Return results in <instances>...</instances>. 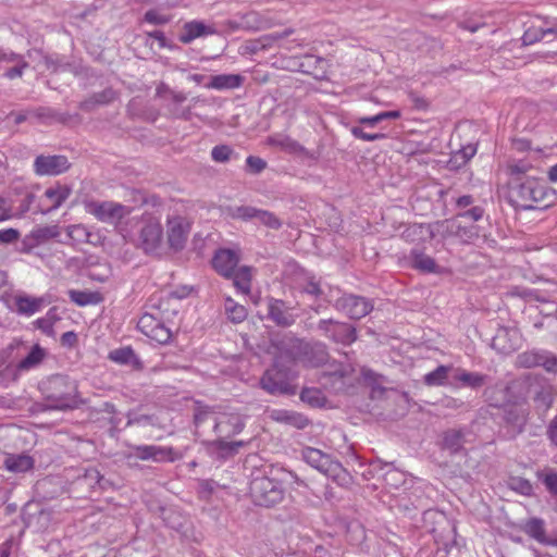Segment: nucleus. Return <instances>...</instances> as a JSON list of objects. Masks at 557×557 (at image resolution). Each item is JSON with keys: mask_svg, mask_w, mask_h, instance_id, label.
Masks as SVG:
<instances>
[{"mask_svg": "<svg viewBox=\"0 0 557 557\" xmlns=\"http://www.w3.org/2000/svg\"><path fill=\"white\" fill-rule=\"evenodd\" d=\"M508 201L522 210L546 209L557 199L556 191L536 180L525 176L524 181H508Z\"/></svg>", "mask_w": 557, "mask_h": 557, "instance_id": "1", "label": "nucleus"}, {"mask_svg": "<svg viewBox=\"0 0 557 557\" xmlns=\"http://www.w3.org/2000/svg\"><path fill=\"white\" fill-rule=\"evenodd\" d=\"M42 392L46 409L69 410L77 408L81 404L75 382L63 375L50 377L44 383Z\"/></svg>", "mask_w": 557, "mask_h": 557, "instance_id": "2", "label": "nucleus"}, {"mask_svg": "<svg viewBox=\"0 0 557 557\" xmlns=\"http://www.w3.org/2000/svg\"><path fill=\"white\" fill-rule=\"evenodd\" d=\"M290 370L274 359L273 366L260 379V386L271 395H294L296 388L290 384Z\"/></svg>", "mask_w": 557, "mask_h": 557, "instance_id": "3", "label": "nucleus"}, {"mask_svg": "<svg viewBox=\"0 0 557 557\" xmlns=\"http://www.w3.org/2000/svg\"><path fill=\"white\" fill-rule=\"evenodd\" d=\"M249 490L253 503L262 507H272L284 496L281 483L268 476L253 478Z\"/></svg>", "mask_w": 557, "mask_h": 557, "instance_id": "4", "label": "nucleus"}, {"mask_svg": "<svg viewBox=\"0 0 557 557\" xmlns=\"http://www.w3.org/2000/svg\"><path fill=\"white\" fill-rule=\"evenodd\" d=\"M305 341L292 335H284L281 338L272 339V347L275 349L274 359L285 364H296L300 362L304 354Z\"/></svg>", "mask_w": 557, "mask_h": 557, "instance_id": "5", "label": "nucleus"}, {"mask_svg": "<svg viewBox=\"0 0 557 557\" xmlns=\"http://www.w3.org/2000/svg\"><path fill=\"white\" fill-rule=\"evenodd\" d=\"M87 211L99 221L116 224L131 213V208L114 201H90L86 205Z\"/></svg>", "mask_w": 557, "mask_h": 557, "instance_id": "6", "label": "nucleus"}, {"mask_svg": "<svg viewBox=\"0 0 557 557\" xmlns=\"http://www.w3.org/2000/svg\"><path fill=\"white\" fill-rule=\"evenodd\" d=\"M226 214L232 219L244 221L258 219L264 226L273 230H278L282 226L281 220L274 213L251 206L227 207Z\"/></svg>", "mask_w": 557, "mask_h": 557, "instance_id": "7", "label": "nucleus"}, {"mask_svg": "<svg viewBox=\"0 0 557 557\" xmlns=\"http://www.w3.org/2000/svg\"><path fill=\"white\" fill-rule=\"evenodd\" d=\"M136 458L140 460H152L154 462L175 461L181 458L172 447H162L156 445L134 446L128 459Z\"/></svg>", "mask_w": 557, "mask_h": 557, "instance_id": "8", "label": "nucleus"}, {"mask_svg": "<svg viewBox=\"0 0 557 557\" xmlns=\"http://www.w3.org/2000/svg\"><path fill=\"white\" fill-rule=\"evenodd\" d=\"M336 308L345 312L350 319H361L370 313L373 305L364 297L345 295L336 301Z\"/></svg>", "mask_w": 557, "mask_h": 557, "instance_id": "9", "label": "nucleus"}, {"mask_svg": "<svg viewBox=\"0 0 557 557\" xmlns=\"http://www.w3.org/2000/svg\"><path fill=\"white\" fill-rule=\"evenodd\" d=\"M190 230L189 222L180 215L168 218V242L175 250L183 249Z\"/></svg>", "mask_w": 557, "mask_h": 557, "instance_id": "10", "label": "nucleus"}, {"mask_svg": "<svg viewBox=\"0 0 557 557\" xmlns=\"http://www.w3.org/2000/svg\"><path fill=\"white\" fill-rule=\"evenodd\" d=\"M35 172L38 175H59L70 168L65 156H38L34 162Z\"/></svg>", "mask_w": 557, "mask_h": 557, "instance_id": "11", "label": "nucleus"}, {"mask_svg": "<svg viewBox=\"0 0 557 557\" xmlns=\"http://www.w3.org/2000/svg\"><path fill=\"white\" fill-rule=\"evenodd\" d=\"M519 346L520 333L513 327H499L492 339V347L502 354H510Z\"/></svg>", "mask_w": 557, "mask_h": 557, "instance_id": "12", "label": "nucleus"}, {"mask_svg": "<svg viewBox=\"0 0 557 557\" xmlns=\"http://www.w3.org/2000/svg\"><path fill=\"white\" fill-rule=\"evenodd\" d=\"M239 262V255L233 249H219L212 259L213 269L222 276L231 278Z\"/></svg>", "mask_w": 557, "mask_h": 557, "instance_id": "13", "label": "nucleus"}, {"mask_svg": "<svg viewBox=\"0 0 557 557\" xmlns=\"http://www.w3.org/2000/svg\"><path fill=\"white\" fill-rule=\"evenodd\" d=\"M119 98L120 91L110 86L88 96L79 102L78 108L85 112H92L99 107L110 106Z\"/></svg>", "mask_w": 557, "mask_h": 557, "instance_id": "14", "label": "nucleus"}, {"mask_svg": "<svg viewBox=\"0 0 557 557\" xmlns=\"http://www.w3.org/2000/svg\"><path fill=\"white\" fill-rule=\"evenodd\" d=\"M268 318L281 327H288L296 321L290 308L281 299L270 298L268 301Z\"/></svg>", "mask_w": 557, "mask_h": 557, "instance_id": "15", "label": "nucleus"}, {"mask_svg": "<svg viewBox=\"0 0 557 557\" xmlns=\"http://www.w3.org/2000/svg\"><path fill=\"white\" fill-rule=\"evenodd\" d=\"M530 393L539 411L546 412L554 403V388L544 381L535 380L530 384Z\"/></svg>", "mask_w": 557, "mask_h": 557, "instance_id": "16", "label": "nucleus"}, {"mask_svg": "<svg viewBox=\"0 0 557 557\" xmlns=\"http://www.w3.org/2000/svg\"><path fill=\"white\" fill-rule=\"evenodd\" d=\"M329 360L326 346L322 343H305L304 354L300 358V364L307 368H318Z\"/></svg>", "mask_w": 557, "mask_h": 557, "instance_id": "17", "label": "nucleus"}, {"mask_svg": "<svg viewBox=\"0 0 557 557\" xmlns=\"http://www.w3.org/2000/svg\"><path fill=\"white\" fill-rule=\"evenodd\" d=\"M218 34L213 25H207L202 21H190L183 25L178 39L183 44H190L193 40Z\"/></svg>", "mask_w": 557, "mask_h": 557, "instance_id": "18", "label": "nucleus"}, {"mask_svg": "<svg viewBox=\"0 0 557 557\" xmlns=\"http://www.w3.org/2000/svg\"><path fill=\"white\" fill-rule=\"evenodd\" d=\"M162 234V226L158 221H148L140 231V243L144 250L153 252L161 244Z\"/></svg>", "mask_w": 557, "mask_h": 557, "instance_id": "19", "label": "nucleus"}, {"mask_svg": "<svg viewBox=\"0 0 557 557\" xmlns=\"http://www.w3.org/2000/svg\"><path fill=\"white\" fill-rule=\"evenodd\" d=\"M213 430L219 437H231L238 434L244 428L242 418L238 414H222L220 418H213Z\"/></svg>", "mask_w": 557, "mask_h": 557, "instance_id": "20", "label": "nucleus"}, {"mask_svg": "<svg viewBox=\"0 0 557 557\" xmlns=\"http://www.w3.org/2000/svg\"><path fill=\"white\" fill-rule=\"evenodd\" d=\"M486 382V375L478 372H469L461 368H457L453 371L451 381L449 385L454 387H471L478 389L482 387Z\"/></svg>", "mask_w": 557, "mask_h": 557, "instance_id": "21", "label": "nucleus"}, {"mask_svg": "<svg viewBox=\"0 0 557 557\" xmlns=\"http://www.w3.org/2000/svg\"><path fill=\"white\" fill-rule=\"evenodd\" d=\"M298 70L314 78H323L326 73V60L313 54H304L298 60Z\"/></svg>", "mask_w": 557, "mask_h": 557, "instance_id": "22", "label": "nucleus"}, {"mask_svg": "<svg viewBox=\"0 0 557 557\" xmlns=\"http://www.w3.org/2000/svg\"><path fill=\"white\" fill-rule=\"evenodd\" d=\"M529 409L524 406L510 405L504 410L505 422L513 429L515 433H521L528 422Z\"/></svg>", "mask_w": 557, "mask_h": 557, "instance_id": "23", "label": "nucleus"}, {"mask_svg": "<svg viewBox=\"0 0 557 557\" xmlns=\"http://www.w3.org/2000/svg\"><path fill=\"white\" fill-rule=\"evenodd\" d=\"M269 417L273 421L290 425L298 430H302L309 424V420L305 416L285 409H273L269 412Z\"/></svg>", "mask_w": 557, "mask_h": 557, "instance_id": "24", "label": "nucleus"}, {"mask_svg": "<svg viewBox=\"0 0 557 557\" xmlns=\"http://www.w3.org/2000/svg\"><path fill=\"white\" fill-rule=\"evenodd\" d=\"M483 214H484V209L482 207L475 206V207L470 208L467 211L459 213L455 220H450V221L446 220V221L442 222L441 225L446 226V232L448 234L456 235V236H462L461 232L463 234H467V231H466V228H463L459 224H457V220L459 218H463V219H469V220L475 222V221L481 220Z\"/></svg>", "mask_w": 557, "mask_h": 557, "instance_id": "25", "label": "nucleus"}, {"mask_svg": "<svg viewBox=\"0 0 557 557\" xmlns=\"http://www.w3.org/2000/svg\"><path fill=\"white\" fill-rule=\"evenodd\" d=\"M557 39L556 26H530L522 36L525 46L533 45L541 40L553 41Z\"/></svg>", "mask_w": 557, "mask_h": 557, "instance_id": "26", "label": "nucleus"}, {"mask_svg": "<svg viewBox=\"0 0 557 557\" xmlns=\"http://www.w3.org/2000/svg\"><path fill=\"white\" fill-rule=\"evenodd\" d=\"M465 433L462 430L449 429L442 433L440 447L450 455L458 454L463 448Z\"/></svg>", "mask_w": 557, "mask_h": 557, "instance_id": "27", "label": "nucleus"}, {"mask_svg": "<svg viewBox=\"0 0 557 557\" xmlns=\"http://www.w3.org/2000/svg\"><path fill=\"white\" fill-rule=\"evenodd\" d=\"M225 438L226 437H219L209 444L210 451L221 459L236 455L239 448L244 446L243 441L227 442Z\"/></svg>", "mask_w": 557, "mask_h": 557, "instance_id": "28", "label": "nucleus"}, {"mask_svg": "<svg viewBox=\"0 0 557 557\" xmlns=\"http://www.w3.org/2000/svg\"><path fill=\"white\" fill-rule=\"evenodd\" d=\"M109 359L120 364L129 366L134 370L143 369V362L129 346L111 350Z\"/></svg>", "mask_w": 557, "mask_h": 557, "instance_id": "29", "label": "nucleus"}, {"mask_svg": "<svg viewBox=\"0 0 557 557\" xmlns=\"http://www.w3.org/2000/svg\"><path fill=\"white\" fill-rule=\"evenodd\" d=\"M14 304L16 306L17 313L32 315L41 309L46 304V300L44 297H32L21 294L14 297Z\"/></svg>", "mask_w": 557, "mask_h": 557, "instance_id": "30", "label": "nucleus"}, {"mask_svg": "<svg viewBox=\"0 0 557 557\" xmlns=\"http://www.w3.org/2000/svg\"><path fill=\"white\" fill-rule=\"evenodd\" d=\"M522 530L532 539L544 545H554L555 542L546 536L544 520L531 518L525 521Z\"/></svg>", "mask_w": 557, "mask_h": 557, "instance_id": "31", "label": "nucleus"}, {"mask_svg": "<svg viewBox=\"0 0 557 557\" xmlns=\"http://www.w3.org/2000/svg\"><path fill=\"white\" fill-rule=\"evenodd\" d=\"M324 474L342 487H349L354 483L352 475L338 462L332 459Z\"/></svg>", "mask_w": 557, "mask_h": 557, "instance_id": "32", "label": "nucleus"}, {"mask_svg": "<svg viewBox=\"0 0 557 557\" xmlns=\"http://www.w3.org/2000/svg\"><path fill=\"white\" fill-rule=\"evenodd\" d=\"M302 458L308 465L315 468L322 473H324V471L332 461L330 455H326L320 449H315L312 447H307L302 450Z\"/></svg>", "mask_w": 557, "mask_h": 557, "instance_id": "33", "label": "nucleus"}, {"mask_svg": "<svg viewBox=\"0 0 557 557\" xmlns=\"http://www.w3.org/2000/svg\"><path fill=\"white\" fill-rule=\"evenodd\" d=\"M244 77L239 74H220L211 77L208 88L213 89H234L242 86Z\"/></svg>", "mask_w": 557, "mask_h": 557, "instance_id": "34", "label": "nucleus"}, {"mask_svg": "<svg viewBox=\"0 0 557 557\" xmlns=\"http://www.w3.org/2000/svg\"><path fill=\"white\" fill-rule=\"evenodd\" d=\"M455 368L449 366H438L435 370L424 375V383L428 386H441L449 384Z\"/></svg>", "mask_w": 557, "mask_h": 557, "instance_id": "35", "label": "nucleus"}, {"mask_svg": "<svg viewBox=\"0 0 557 557\" xmlns=\"http://www.w3.org/2000/svg\"><path fill=\"white\" fill-rule=\"evenodd\" d=\"M533 170V165L525 160H512L507 164L508 181H524L525 176H532L530 173Z\"/></svg>", "mask_w": 557, "mask_h": 557, "instance_id": "36", "label": "nucleus"}, {"mask_svg": "<svg viewBox=\"0 0 557 557\" xmlns=\"http://www.w3.org/2000/svg\"><path fill=\"white\" fill-rule=\"evenodd\" d=\"M4 466L12 472H25L34 467V459L25 454L10 455L4 460Z\"/></svg>", "mask_w": 557, "mask_h": 557, "instance_id": "37", "label": "nucleus"}, {"mask_svg": "<svg viewBox=\"0 0 557 557\" xmlns=\"http://www.w3.org/2000/svg\"><path fill=\"white\" fill-rule=\"evenodd\" d=\"M61 234V230L58 225H45L34 228L28 235V239L34 245H40L49 239L57 238Z\"/></svg>", "mask_w": 557, "mask_h": 557, "instance_id": "38", "label": "nucleus"}, {"mask_svg": "<svg viewBox=\"0 0 557 557\" xmlns=\"http://www.w3.org/2000/svg\"><path fill=\"white\" fill-rule=\"evenodd\" d=\"M234 286L243 294H249L251 289V268L247 265L239 267L234 270L233 275Z\"/></svg>", "mask_w": 557, "mask_h": 557, "instance_id": "39", "label": "nucleus"}, {"mask_svg": "<svg viewBox=\"0 0 557 557\" xmlns=\"http://www.w3.org/2000/svg\"><path fill=\"white\" fill-rule=\"evenodd\" d=\"M330 338L337 343L350 344L356 339V330L346 323L335 321Z\"/></svg>", "mask_w": 557, "mask_h": 557, "instance_id": "40", "label": "nucleus"}, {"mask_svg": "<svg viewBox=\"0 0 557 557\" xmlns=\"http://www.w3.org/2000/svg\"><path fill=\"white\" fill-rule=\"evenodd\" d=\"M72 190L69 186L50 187L46 189L45 196L50 199L53 205L45 211V213L51 212L58 209L71 195Z\"/></svg>", "mask_w": 557, "mask_h": 557, "instance_id": "41", "label": "nucleus"}, {"mask_svg": "<svg viewBox=\"0 0 557 557\" xmlns=\"http://www.w3.org/2000/svg\"><path fill=\"white\" fill-rule=\"evenodd\" d=\"M224 308L227 319L233 323H242L248 315L245 306L235 302L231 297L225 299Z\"/></svg>", "mask_w": 557, "mask_h": 557, "instance_id": "42", "label": "nucleus"}, {"mask_svg": "<svg viewBox=\"0 0 557 557\" xmlns=\"http://www.w3.org/2000/svg\"><path fill=\"white\" fill-rule=\"evenodd\" d=\"M403 237L407 240L425 239L426 237L433 238L434 234L430 225L412 224L404 231Z\"/></svg>", "mask_w": 557, "mask_h": 557, "instance_id": "43", "label": "nucleus"}, {"mask_svg": "<svg viewBox=\"0 0 557 557\" xmlns=\"http://www.w3.org/2000/svg\"><path fill=\"white\" fill-rule=\"evenodd\" d=\"M45 357V350L39 346L35 345L30 352L23 358L17 364L18 370H29L36 366H38Z\"/></svg>", "mask_w": 557, "mask_h": 557, "instance_id": "44", "label": "nucleus"}, {"mask_svg": "<svg viewBox=\"0 0 557 557\" xmlns=\"http://www.w3.org/2000/svg\"><path fill=\"white\" fill-rule=\"evenodd\" d=\"M542 350H529L517 356L516 366L519 368L530 369L540 367Z\"/></svg>", "mask_w": 557, "mask_h": 557, "instance_id": "45", "label": "nucleus"}, {"mask_svg": "<svg viewBox=\"0 0 557 557\" xmlns=\"http://www.w3.org/2000/svg\"><path fill=\"white\" fill-rule=\"evenodd\" d=\"M300 399L312 407H322L325 404L324 394L315 387H305L300 393Z\"/></svg>", "mask_w": 557, "mask_h": 557, "instance_id": "46", "label": "nucleus"}, {"mask_svg": "<svg viewBox=\"0 0 557 557\" xmlns=\"http://www.w3.org/2000/svg\"><path fill=\"white\" fill-rule=\"evenodd\" d=\"M413 267L423 272H435L436 263L433 258L418 250L411 251Z\"/></svg>", "mask_w": 557, "mask_h": 557, "instance_id": "47", "label": "nucleus"}, {"mask_svg": "<svg viewBox=\"0 0 557 557\" xmlns=\"http://www.w3.org/2000/svg\"><path fill=\"white\" fill-rule=\"evenodd\" d=\"M71 300L78 306H86L90 304H98L101 300L99 293L82 292L71 289L69 292Z\"/></svg>", "mask_w": 557, "mask_h": 557, "instance_id": "48", "label": "nucleus"}, {"mask_svg": "<svg viewBox=\"0 0 557 557\" xmlns=\"http://www.w3.org/2000/svg\"><path fill=\"white\" fill-rule=\"evenodd\" d=\"M508 387H492L487 388L484 392L486 399L488 400L491 406L502 407L504 406L507 398Z\"/></svg>", "mask_w": 557, "mask_h": 557, "instance_id": "49", "label": "nucleus"}, {"mask_svg": "<svg viewBox=\"0 0 557 557\" xmlns=\"http://www.w3.org/2000/svg\"><path fill=\"white\" fill-rule=\"evenodd\" d=\"M355 368L351 364L339 366L337 369L329 373V376L341 380L343 385H352Z\"/></svg>", "mask_w": 557, "mask_h": 557, "instance_id": "50", "label": "nucleus"}, {"mask_svg": "<svg viewBox=\"0 0 557 557\" xmlns=\"http://www.w3.org/2000/svg\"><path fill=\"white\" fill-rule=\"evenodd\" d=\"M159 322L160 320L156 318L153 314L144 313L138 320L137 327L143 334H145L148 337L149 335H151V333L153 332L154 327L158 325Z\"/></svg>", "mask_w": 557, "mask_h": 557, "instance_id": "51", "label": "nucleus"}, {"mask_svg": "<svg viewBox=\"0 0 557 557\" xmlns=\"http://www.w3.org/2000/svg\"><path fill=\"white\" fill-rule=\"evenodd\" d=\"M537 479L542 481L546 490L557 496V472L549 470L547 472H537Z\"/></svg>", "mask_w": 557, "mask_h": 557, "instance_id": "52", "label": "nucleus"}, {"mask_svg": "<svg viewBox=\"0 0 557 557\" xmlns=\"http://www.w3.org/2000/svg\"><path fill=\"white\" fill-rule=\"evenodd\" d=\"M361 376L367 385L372 386L373 393H375L376 391L381 393L383 392V387L379 385L382 375L375 373L371 369L361 368Z\"/></svg>", "mask_w": 557, "mask_h": 557, "instance_id": "53", "label": "nucleus"}, {"mask_svg": "<svg viewBox=\"0 0 557 557\" xmlns=\"http://www.w3.org/2000/svg\"><path fill=\"white\" fill-rule=\"evenodd\" d=\"M89 235L90 234L87 228L81 224L67 227V237L75 243L88 242Z\"/></svg>", "mask_w": 557, "mask_h": 557, "instance_id": "54", "label": "nucleus"}, {"mask_svg": "<svg viewBox=\"0 0 557 557\" xmlns=\"http://www.w3.org/2000/svg\"><path fill=\"white\" fill-rule=\"evenodd\" d=\"M158 344H166L172 337L171 331L160 321L151 335L148 336Z\"/></svg>", "mask_w": 557, "mask_h": 557, "instance_id": "55", "label": "nucleus"}, {"mask_svg": "<svg viewBox=\"0 0 557 557\" xmlns=\"http://www.w3.org/2000/svg\"><path fill=\"white\" fill-rule=\"evenodd\" d=\"M540 367H543L548 373H557V357L549 351L542 350Z\"/></svg>", "mask_w": 557, "mask_h": 557, "instance_id": "56", "label": "nucleus"}, {"mask_svg": "<svg viewBox=\"0 0 557 557\" xmlns=\"http://www.w3.org/2000/svg\"><path fill=\"white\" fill-rule=\"evenodd\" d=\"M233 150L227 145H219L213 147L211 157L216 162H226L230 160Z\"/></svg>", "mask_w": 557, "mask_h": 557, "instance_id": "57", "label": "nucleus"}, {"mask_svg": "<svg viewBox=\"0 0 557 557\" xmlns=\"http://www.w3.org/2000/svg\"><path fill=\"white\" fill-rule=\"evenodd\" d=\"M511 295L519 296L527 300H536V301H541V302L547 301L546 298L541 296L536 290L529 289V288L515 287L511 292Z\"/></svg>", "mask_w": 557, "mask_h": 557, "instance_id": "58", "label": "nucleus"}, {"mask_svg": "<svg viewBox=\"0 0 557 557\" xmlns=\"http://www.w3.org/2000/svg\"><path fill=\"white\" fill-rule=\"evenodd\" d=\"M269 140L271 144L281 146L282 148L290 152H296L300 149V145L287 136L280 138L271 137Z\"/></svg>", "mask_w": 557, "mask_h": 557, "instance_id": "59", "label": "nucleus"}, {"mask_svg": "<svg viewBox=\"0 0 557 557\" xmlns=\"http://www.w3.org/2000/svg\"><path fill=\"white\" fill-rule=\"evenodd\" d=\"M351 134L356 137V138H359V139H362V140H366V141H374V140H379V139H384L386 138V135L383 134V133H373V134H370V133H367L363 131V128L361 127H358V126H354L351 128Z\"/></svg>", "mask_w": 557, "mask_h": 557, "instance_id": "60", "label": "nucleus"}, {"mask_svg": "<svg viewBox=\"0 0 557 557\" xmlns=\"http://www.w3.org/2000/svg\"><path fill=\"white\" fill-rule=\"evenodd\" d=\"M246 164L249 171L253 174L261 173L267 168V162L263 159L255 156H249L246 159Z\"/></svg>", "mask_w": 557, "mask_h": 557, "instance_id": "61", "label": "nucleus"}, {"mask_svg": "<svg viewBox=\"0 0 557 557\" xmlns=\"http://www.w3.org/2000/svg\"><path fill=\"white\" fill-rule=\"evenodd\" d=\"M81 480L94 488L96 485H100L102 475L97 469L91 468L86 470Z\"/></svg>", "mask_w": 557, "mask_h": 557, "instance_id": "62", "label": "nucleus"}, {"mask_svg": "<svg viewBox=\"0 0 557 557\" xmlns=\"http://www.w3.org/2000/svg\"><path fill=\"white\" fill-rule=\"evenodd\" d=\"M242 29H259L260 23L256 13H248L239 18Z\"/></svg>", "mask_w": 557, "mask_h": 557, "instance_id": "63", "label": "nucleus"}, {"mask_svg": "<svg viewBox=\"0 0 557 557\" xmlns=\"http://www.w3.org/2000/svg\"><path fill=\"white\" fill-rule=\"evenodd\" d=\"M301 290L305 294L313 296L315 298L323 294L319 282H315L313 278L307 281L305 285L301 287Z\"/></svg>", "mask_w": 557, "mask_h": 557, "instance_id": "64", "label": "nucleus"}]
</instances>
